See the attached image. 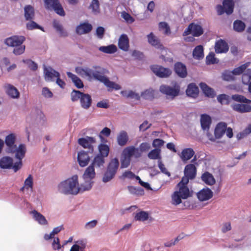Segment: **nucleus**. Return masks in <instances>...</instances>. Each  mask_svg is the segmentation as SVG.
I'll return each instance as SVG.
<instances>
[{"instance_id":"obj_64","label":"nucleus","mask_w":251,"mask_h":251,"mask_svg":"<svg viewBox=\"0 0 251 251\" xmlns=\"http://www.w3.org/2000/svg\"><path fill=\"white\" fill-rule=\"evenodd\" d=\"M200 158V155L198 154L194 155V157L189 161V164L191 165V167H196L199 166V164L201 163V159H198Z\"/></svg>"},{"instance_id":"obj_13","label":"nucleus","mask_w":251,"mask_h":251,"mask_svg":"<svg viewBox=\"0 0 251 251\" xmlns=\"http://www.w3.org/2000/svg\"><path fill=\"white\" fill-rule=\"evenodd\" d=\"M199 85L202 94L205 97L213 99L216 96V92L215 89L205 82H201Z\"/></svg>"},{"instance_id":"obj_29","label":"nucleus","mask_w":251,"mask_h":251,"mask_svg":"<svg viewBox=\"0 0 251 251\" xmlns=\"http://www.w3.org/2000/svg\"><path fill=\"white\" fill-rule=\"evenodd\" d=\"M201 180L206 185L211 186L216 183L213 175L208 171H205L201 176Z\"/></svg>"},{"instance_id":"obj_24","label":"nucleus","mask_w":251,"mask_h":251,"mask_svg":"<svg viewBox=\"0 0 251 251\" xmlns=\"http://www.w3.org/2000/svg\"><path fill=\"white\" fill-rule=\"evenodd\" d=\"M6 94L11 98L17 99L20 97L18 89L10 84H5L4 86Z\"/></svg>"},{"instance_id":"obj_17","label":"nucleus","mask_w":251,"mask_h":251,"mask_svg":"<svg viewBox=\"0 0 251 251\" xmlns=\"http://www.w3.org/2000/svg\"><path fill=\"white\" fill-rule=\"evenodd\" d=\"M212 122V117L208 114L203 113L201 115L200 124L203 131H209Z\"/></svg>"},{"instance_id":"obj_21","label":"nucleus","mask_w":251,"mask_h":251,"mask_svg":"<svg viewBox=\"0 0 251 251\" xmlns=\"http://www.w3.org/2000/svg\"><path fill=\"white\" fill-rule=\"evenodd\" d=\"M30 214L38 224L43 226L48 225L49 223L46 217L37 210H33L30 212Z\"/></svg>"},{"instance_id":"obj_11","label":"nucleus","mask_w":251,"mask_h":251,"mask_svg":"<svg viewBox=\"0 0 251 251\" xmlns=\"http://www.w3.org/2000/svg\"><path fill=\"white\" fill-rule=\"evenodd\" d=\"M96 139L92 137L86 136L78 140V144L82 147L88 149L89 151L92 153L94 151V145L96 144Z\"/></svg>"},{"instance_id":"obj_30","label":"nucleus","mask_w":251,"mask_h":251,"mask_svg":"<svg viewBox=\"0 0 251 251\" xmlns=\"http://www.w3.org/2000/svg\"><path fill=\"white\" fill-rule=\"evenodd\" d=\"M193 57L196 60H201L204 56V47L201 45H199L195 47L192 52Z\"/></svg>"},{"instance_id":"obj_8","label":"nucleus","mask_w":251,"mask_h":251,"mask_svg":"<svg viewBox=\"0 0 251 251\" xmlns=\"http://www.w3.org/2000/svg\"><path fill=\"white\" fill-rule=\"evenodd\" d=\"M119 166V162L117 158L110 160L102 176V180L104 183L110 181L114 177Z\"/></svg>"},{"instance_id":"obj_57","label":"nucleus","mask_w":251,"mask_h":251,"mask_svg":"<svg viewBox=\"0 0 251 251\" xmlns=\"http://www.w3.org/2000/svg\"><path fill=\"white\" fill-rule=\"evenodd\" d=\"M30 21L26 24V28L28 30H33L34 29H40L42 31H44L43 28L38 25L35 22L32 21V20H29Z\"/></svg>"},{"instance_id":"obj_51","label":"nucleus","mask_w":251,"mask_h":251,"mask_svg":"<svg viewBox=\"0 0 251 251\" xmlns=\"http://www.w3.org/2000/svg\"><path fill=\"white\" fill-rule=\"evenodd\" d=\"M141 96L146 100H151L154 97V90L152 88L148 89L142 92Z\"/></svg>"},{"instance_id":"obj_10","label":"nucleus","mask_w":251,"mask_h":251,"mask_svg":"<svg viewBox=\"0 0 251 251\" xmlns=\"http://www.w3.org/2000/svg\"><path fill=\"white\" fill-rule=\"evenodd\" d=\"M159 90L161 93L166 95L167 99H171V100L178 95L179 93V88L172 87L166 85H161Z\"/></svg>"},{"instance_id":"obj_31","label":"nucleus","mask_w":251,"mask_h":251,"mask_svg":"<svg viewBox=\"0 0 251 251\" xmlns=\"http://www.w3.org/2000/svg\"><path fill=\"white\" fill-rule=\"evenodd\" d=\"M92 29V26L90 24L84 23L77 26L76 31L77 33L81 35L90 32Z\"/></svg>"},{"instance_id":"obj_22","label":"nucleus","mask_w":251,"mask_h":251,"mask_svg":"<svg viewBox=\"0 0 251 251\" xmlns=\"http://www.w3.org/2000/svg\"><path fill=\"white\" fill-rule=\"evenodd\" d=\"M87 240L84 239L75 241L70 251H85L87 247Z\"/></svg>"},{"instance_id":"obj_63","label":"nucleus","mask_w":251,"mask_h":251,"mask_svg":"<svg viewBox=\"0 0 251 251\" xmlns=\"http://www.w3.org/2000/svg\"><path fill=\"white\" fill-rule=\"evenodd\" d=\"M197 167H191L189 164V180L194 179L197 176Z\"/></svg>"},{"instance_id":"obj_38","label":"nucleus","mask_w":251,"mask_h":251,"mask_svg":"<svg viewBox=\"0 0 251 251\" xmlns=\"http://www.w3.org/2000/svg\"><path fill=\"white\" fill-rule=\"evenodd\" d=\"M176 73L180 77H184L186 76L187 71L185 66L181 63H176L175 65Z\"/></svg>"},{"instance_id":"obj_54","label":"nucleus","mask_w":251,"mask_h":251,"mask_svg":"<svg viewBox=\"0 0 251 251\" xmlns=\"http://www.w3.org/2000/svg\"><path fill=\"white\" fill-rule=\"evenodd\" d=\"M128 190L129 192L132 194H135L137 195H143L144 194V191L141 188H137L133 186H128Z\"/></svg>"},{"instance_id":"obj_28","label":"nucleus","mask_w":251,"mask_h":251,"mask_svg":"<svg viewBox=\"0 0 251 251\" xmlns=\"http://www.w3.org/2000/svg\"><path fill=\"white\" fill-rule=\"evenodd\" d=\"M129 137L125 130H121L117 135V144L121 147L125 146L128 143Z\"/></svg>"},{"instance_id":"obj_34","label":"nucleus","mask_w":251,"mask_h":251,"mask_svg":"<svg viewBox=\"0 0 251 251\" xmlns=\"http://www.w3.org/2000/svg\"><path fill=\"white\" fill-rule=\"evenodd\" d=\"M96 176V173L95 169L93 167V165H89L85 170L82 176L83 179H91L95 178Z\"/></svg>"},{"instance_id":"obj_25","label":"nucleus","mask_w":251,"mask_h":251,"mask_svg":"<svg viewBox=\"0 0 251 251\" xmlns=\"http://www.w3.org/2000/svg\"><path fill=\"white\" fill-rule=\"evenodd\" d=\"M13 158L9 156H4L0 159V168L3 169H12L14 170Z\"/></svg>"},{"instance_id":"obj_42","label":"nucleus","mask_w":251,"mask_h":251,"mask_svg":"<svg viewBox=\"0 0 251 251\" xmlns=\"http://www.w3.org/2000/svg\"><path fill=\"white\" fill-rule=\"evenodd\" d=\"M199 93V89L195 83H189V98L196 99L198 97Z\"/></svg>"},{"instance_id":"obj_36","label":"nucleus","mask_w":251,"mask_h":251,"mask_svg":"<svg viewBox=\"0 0 251 251\" xmlns=\"http://www.w3.org/2000/svg\"><path fill=\"white\" fill-rule=\"evenodd\" d=\"M121 94L125 98L139 100L140 95L139 94L132 90H123L121 92Z\"/></svg>"},{"instance_id":"obj_47","label":"nucleus","mask_w":251,"mask_h":251,"mask_svg":"<svg viewBox=\"0 0 251 251\" xmlns=\"http://www.w3.org/2000/svg\"><path fill=\"white\" fill-rule=\"evenodd\" d=\"M222 78L224 81H230L235 79V76L232 71L229 70H225L222 73Z\"/></svg>"},{"instance_id":"obj_50","label":"nucleus","mask_w":251,"mask_h":251,"mask_svg":"<svg viewBox=\"0 0 251 251\" xmlns=\"http://www.w3.org/2000/svg\"><path fill=\"white\" fill-rule=\"evenodd\" d=\"M161 150L159 149H155L151 150L148 154V157L151 159H158L160 160Z\"/></svg>"},{"instance_id":"obj_12","label":"nucleus","mask_w":251,"mask_h":251,"mask_svg":"<svg viewBox=\"0 0 251 251\" xmlns=\"http://www.w3.org/2000/svg\"><path fill=\"white\" fill-rule=\"evenodd\" d=\"M213 192L210 188L205 186L196 193V196L200 201L203 202L211 199L213 197Z\"/></svg>"},{"instance_id":"obj_16","label":"nucleus","mask_w":251,"mask_h":251,"mask_svg":"<svg viewBox=\"0 0 251 251\" xmlns=\"http://www.w3.org/2000/svg\"><path fill=\"white\" fill-rule=\"evenodd\" d=\"M204 32V29L200 23L194 22L189 23V34L193 36L199 37Z\"/></svg>"},{"instance_id":"obj_26","label":"nucleus","mask_w":251,"mask_h":251,"mask_svg":"<svg viewBox=\"0 0 251 251\" xmlns=\"http://www.w3.org/2000/svg\"><path fill=\"white\" fill-rule=\"evenodd\" d=\"M77 161L80 166L85 167L90 161V156L86 152L80 151L77 154Z\"/></svg>"},{"instance_id":"obj_9","label":"nucleus","mask_w":251,"mask_h":251,"mask_svg":"<svg viewBox=\"0 0 251 251\" xmlns=\"http://www.w3.org/2000/svg\"><path fill=\"white\" fill-rule=\"evenodd\" d=\"M44 2L47 9H53L60 16H65V13L58 0H44Z\"/></svg>"},{"instance_id":"obj_43","label":"nucleus","mask_w":251,"mask_h":251,"mask_svg":"<svg viewBox=\"0 0 251 251\" xmlns=\"http://www.w3.org/2000/svg\"><path fill=\"white\" fill-rule=\"evenodd\" d=\"M89 9L95 15H98L100 13V3L99 0H92Z\"/></svg>"},{"instance_id":"obj_58","label":"nucleus","mask_w":251,"mask_h":251,"mask_svg":"<svg viewBox=\"0 0 251 251\" xmlns=\"http://www.w3.org/2000/svg\"><path fill=\"white\" fill-rule=\"evenodd\" d=\"M122 17L128 24H131L134 22V19L128 13L125 11L121 13Z\"/></svg>"},{"instance_id":"obj_45","label":"nucleus","mask_w":251,"mask_h":251,"mask_svg":"<svg viewBox=\"0 0 251 251\" xmlns=\"http://www.w3.org/2000/svg\"><path fill=\"white\" fill-rule=\"evenodd\" d=\"M245 23L240 20H236L233 23V29L237 32H242L245 28Z\"/></svg>"},{"instance_id":"obj_27","label":"nucleus","mask_w":251,"mask_h":251,"mask_svg":"<svg viewBox=\"0 0 251 251\" xmlns=\"http://www.w3.org/2000/svg\"><path fill=\"white\" fill-rule=\"evenodd\" d=\"M118 47L123 51H127L129 50V39L125 34H122L118 40Z\"/></svg>"},{"instance_id":"obj_14","label":"nucleus","mask_w":251,"mask_h":251,"mask_svg":"<svg viewBox=\"0 0 251 251\" xmlns=\"http://www.w3.org/2000/svg\"><path fill=\"white\" fill-rule=\"evenodd\" d=\"M45 79L46 81H54L57 77H60V74L50 67H44Z\"/></svg>"},{"instance_id":"obj_35","label":"nucleus","mask_w":251,"mask_h":251,"mask_svg":"<svg viewBox=\"0 0 251 251\" xmlns=\"http://www.w3.org/2000/svg\"><path fill=\"white\" fill-rule=\"evenodd\" d=\"M222 4L226 11V15L227 16L230 15L233 13L235 5L234 0H223Z\"/></svg>"},{"instance_id":"obj_62","label":"nucleus","mask_w":251,"mask_h":251,"mask_svg":"<svg viewBox=\"0 0 251 251\" xmlns=\"http://www.w3.org/2000/svg\"><path fill=\"white\" fill-rule=\"evenodd\" d=\"M227 88L229 90H234L235 91H236L237 92L243 93L244 92L243 90L242 86L241 85L239 84H229Z\"/></svg>"},{"instance_id":"obj_40","label":"nucleus","mask_w":251,"mask_h":251,"mask_svg":"<svg viewBox=\"0 0 251 251\" xmlns=\"http://www.w3.org/2000/svg\"><path fill=\"white\" fill-rule=\"evenodd\" d=\"M219 62V59L215 56L214 52L210 51L205 58V64L207 65L216 64Z\"/></svg>"},{"instance_id":"obj_59","label":"nucleus","mask_w":251,"mask_h":251,"mask_svg":"<svg viewBox=\"0 0 251 251\" xmlns=\"http://www.w3.org/2000/svg\"><path fill=\"white\" fill-rule=\"evenodd\" d=\"M23 62L26 64L31 70L35 71L37 69V64L35 62L32 61L31 60L24 59Z\"/></svg>"},{"instance_id":"obj_6","label":"nucleus","mask_w":251,"mask_h":251,"mask_svg":"<svg viewBox=\"0 0 251 251\" xmlns=\"http://www.w3.org/2000/svg\"><path fill=\"white\" fill-rule=\"evenodd\" d=\"M11 151H9L7 153H14L15 154V157L18 159V161L14 163V166L13 167L14 171L15 172H17L20 170L22 166V159L24 158L26 151V147L25 144H20L18 146L16 145L13 148Z\"/></svg>"},{"instance_id":"obj_33","label":"nucleus","mask_w":251,"mask_h":251,"mask_svg":"<svg viewBox=\"0 0 251 251\" xmlns=\"http://www.w3.org/2000/svg\"><path fill=\"white\" fill-rule=\"evenodd\" d=\"M33 177L31 175H29L25 179L24 186L21 188L20 191L23 192L25 190L33 191Z\"/></svg>"},{"instance_id":"obj_19","label":"nucleus","mask_w":251,"mask_h":251,"mask_svg":"<svg viewBox=\"0 0 251 251\" xmlns=\"http://www.w3.org/2000/svg\"><path fill=\"white\" fill-rule=\"evenodd\" d=\"M152 71L160 77H166L171 74V71L168 69L158 65H152L151 66Z\"/></svg>"},{"instance_id":"obj_56","label":"nucleus","mask_w":251,"mask_h":251,"mask_svg":"<svg viewBox=\"0 0 251 251\" xmlns=\"http://www.w3.org/2000/svg\"><path fill=\"white\" fill-rule=\"evenodd\" d=\"M25 45H21L14 47L13 53L15 55H19L24 53L25 51Z\"/></svg>"},{"instance_id":"obj_41","label":"nucleus","mask_w":251,"mask_h":251,"mask_svg":"<svg viewBox=\"0 0 251 251\" xmlns=\"http://www.w3.org/2000/svg\"><path fill=\"white\" fill-rule=\"evenodd\" d=\"M104 157L101 155H97L94 158L92 164L90 165H93L94 167L101 168L103 167L105 163V159Z\"/></svg>"},{"instance_id":"obj_52","label":"nucleus","mask_w":251,"mask_h":251,"mask_svg":"<svg viewBox=\"0 0 251 251\" xmlns=\"http://www.w3.org/2000/svg\"><path fill=\"white\" fill-rule=\"evenodd\" d=\"M150 148L151 145L150 143L147 142H144L140 144L139 148H135V149H137L139 151L140 153V157H141L143 152L148 151Z\"/></svg>"},{"instance_id":"obj_4","label":"nucleus","mask_w":251,"mask_h":251,"mask_svg":"<svg viewBox=\"0 0 251 251\" xmlns=\"http://www.w3.org/2000/svg\"><path fill=\"white\" fill-rule=\"evenodd\" d=\"M236 102L231 105L232 110L239 113L251 112V100L242 95L239 94Z\"/></svg>"},{"instance_id":"obj_2","label":"nucleus","mask_w":251,"mask_h":251,"mask_svg":"<svg viewBox=\"0 0 251 251\" xmlns=\"http://www.w3.org/2000/svg\"><path fill=\"white\" fill-rule=\"evenodd\" d=\"M184 176L176 187L178 190L175 191L171 196L172 203L177 205L181 202V199L188 197V165H186L184 169Z\"/></svg>"},{"instance_id":"obj_37","label":"nucleus","mask_w":251,"mask_h":251,"mask_svg":"<svg viewBox=\"0 0 251 251\" xmlns=\"http://www.w3.org/2000/svg\"><path fill=\"white\" fill-rule=\"evenodd\" d=\"M67 75L69 78L71 79L74 85L78 89L83 87L84 85L82 80L76 75L71 72H67Z\"/></svg>"},{"instance_id":"obj_49","label":"nucleus","mask_w":251,"mask_h":251,"mask_svg":"<svg viewBox=\"0 0 251 251\" xmlns=\"http://www.w3.org/2000/svg\"><path fill=\"white\" fill-rule=\"evenodd\" d=\"M99 154L98 155H101L104 157H106L108 155L109 152V147L108 145L101 143L98 146Z\"/></svg>"},{"instance_id":"obj_55","label":"nucleus","mask_w":251,"mask_h":251,"mask_svg":"<svg viewBox=\"0 0 251 251\" xmlns=\"http://www.w3.org/2000/svg\"><path fill=\"white\" fill-rule=\"evenodd\" d=\"M159 28L166 35H169L171 33L170 27L165 22H160L159 24Z\"/></svg>"},{"instance_id":"obj_44","label":"nucleus","mask_w":251,"mask_h":251,"mask_svg":"<svg viewBox=\"0 0 251 251\" xmlns=\"http://www.w3.org/2000/svg\"><path fill=\"white\" fill-rule=\"evenodd\" d=\"M25 17L27 21L32 20L35 15L34 8L31 5H27L24 8Z\"/></svg>"},{"instance_id":"obj_1","label":"nucleus","mask_w":251,"mask_h":251,"mask_svg":"<svg viewBox=\"0 0 251 251\" xmlns=\"http://www.w3.org/2000/svg\"><path fill=\"white\" fill-rule=\"evenodd\" d=\"M75 70L78 75L83 77H87L89 80L95 79L103 83L108 88V91L113 89L118 90L121 89L120 85L110 81L108 77L104 76L106 70L100 67H94V69L86 67H77Z\"/></svg>"},{"instance_id":"obj_39","label":"nucleus","mask_w":251,"mask_h":251,"mask_svg":"<svg viewBox=\"0 0 251 251\" xmlns=\"http://www.w3.org/2000/svg\"><path fill=\"white\" fill-rule=\"evenodd\" d=\"M93 181L91 179H83L80 185H78L79 192L90 190L93 186Z\"/></svg>"},{"instance_id":"obj_15","label":"nucleus","mask_w":251,"mask_h":251,"mask_svg":"<svg viewBox=\"0 0 251 251\" xmlns=\"http://www.w3.org/2000/svg\"><path fill=\"white\" fill-rule=\"evenodd\" d=\"M214 49L216 53H226L229 50V46L224 39H219L216 40Z\"/></svg>"},{"instance_id":"obj_7","label":"nucleus","mask_w":251,"mask_h":251,"mask_svg":"<svg viewBox=\"0 0 251 251\" xmlns=\"http://www.w3.org/2000/svg\"><path fill=\"white\" fill-rule=\"evenodd\" d=\"M71 100L73 101L80 100L81 106L87 109L91 105L92 98L90 95L85 94L77 90H73L71 94Z\"/></svg>"},{"instance_id":"obj_61","label":"nucleus","mask_w":251,"mask_h":251,"mask_svg":"<svg viewBox=\"0 0 251 251\" xmlns=\"http://www.w3.org/2000/svg\"><path fill=\"white\" fill-rule=\"evenodd\" d=\"M42 95L46 99H50L53 97V93L48 87H45L42 89Z\"/></svg>"},{"instance_id":"obj_23","label":"nucleus","mask_w":251,"mask_h":251,"mask_svg":"<svg viewBox=\"0 0 251 251\" xmlns=\"http://www.w3.org/2000/svg\"><path fill=\"white\" fill-rule=\"evenodd\" d=\"M16 140V135L14 133H11L5 137V143L6 146V151H12L14 147L16 145L15 144Z\"/></svg>"},{"instance_id":"obj_32","label":"nucleus","mask_w":251,"mask_h":251,"mask_svg":"<svg viewBox=\"0 0 251 251\" xmlns=\"http://www.w3.org/2000/svg\"><path fill=\"white\" fill-rule=\"evenodd\" d=\"M148 42L152 46L156 48L162 49H163V46L161 44L158 38L156 37L153 33L151 32L148 36Z\"/></svg>"},{"instance_id":"obj_48","label":"nucleus","mask_w":251,"mask_h":251,"mask_svg":"<svg viewBox=\"0 0 251 251\" xmlns=\"http://www.w3.org/2000/svg\"><path fill=\"white\" fill-rule=\"evenodd\" d=\"M242 83L247 85L251 82V68H248L242 75Z\"/></svg>"},{"instance_id":"obj_20","label":"nucleus","mask_w":251,"mask_h":251,"mask_svg":"<svg viewBox=\"0 0 251 251\" xmlns=\"http://www.w3.org/2000/svg\"><path fill=\"white\" fill-rule=\"evenodd\" d=\"M226 123L219 122L215 126L214 135L217 139H221L226 132Z\"/></svg>"},{"instance_id":"obj_18","label":"nucleus","mask_w":251,"mask_h":251,"mask_svg":"<svg viewBox=\"0 0 251 251\" xmlns=\"http://www.w3.org/2000/svg\"><path fill=\"white\" fill-rule=\"evenodd\" d=\"M25 40V38L23 36H13L6 38L4 43L7 46L14 48L22 45Z\"/></svg>"},{"instance_id":"obj_46","label":"nucleus","mask_w":251,"mask_h":251,"mask_svg":"<svg viewBox=\"0 0 251 251\" xmlns=\"http://www.w3.org/2000/svg\"><path fill=\"white\" fill-rule=\"evenodd\" d=\"M99 50L104 53L112 54L117 51V48L115 45L112 44L107 46H101L99 48Z\"/></svg>"},{"instance_id":"obj_60","label":"nucleus","mask_w":251,"mask_h":251,"mask_svg":"<svg viewBox=\"0 0 251 251\" xmlns=\"http://www.w3.org/2000/svg\"><path fill=\"white\" fill-rule=\"evenodd\" d=\"M53 27L58 31L62 36H65L67 35V33L64 32L62 25L56 21H54L53 23Z\"/></svg>"},{"instance_id":"obj_3","label":"nucleus","mask_w":251,"mask_h":251,"mask_svg":"<svg viewBox=\"0 0 251 251\" xmlns=\"http://www.w3.org/2000/svg\"><path fill=\"white\" fill-rule=\"evenodd\" d=\"M58 191L66 195H76L79 193L78 176L72 177L61 182L57 186Z\"/></svg>"},{"instance_id":"obj_53","label":"nucleus","mask_w":251,"mask_h":251,"mask_svg":"<svg viewBox=\"0 0 251 251\" xmlns=\"http://www.w3.org/2000/svg\"><path fill=\"white\" fill-rule=\"evenodd\" d=\"M149 214L145 211H141L136 214L135 220L136 221H144L148 219Z\"/></svg>"},{"instance_id":"obj_5","label":"nucleus","mask_w":251,"mask_h":251,"mask_svg":"<svg viewBox=\"0 0 251 251\" xmlns=\"http://www.w3.org/2000/svg\"><path fill=\"white\" fill-rule=\"evenodd\" d=\"M131 157H140L139 151L133 146L127 147L123 151L121 157V168H127L130 165Z\"/></svg>"}]
</instances>
